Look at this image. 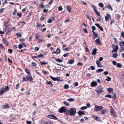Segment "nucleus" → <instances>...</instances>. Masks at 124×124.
<instances>
[{
  "label": "nucleus",
  "mask_w": 124,
  "mask_h": 124,
  "mask_svg": "<svg viewBox=\"0 0 124 124\" xmlns=\"http://www.w3.org/2000/svg\"><path fill=\"white\" fill-rule=\"evenodd\" d=\"M6 91L5 89L4 88H2L0 90V94H2L4 93Z\"/></svg>",
  "instance_id": "obj_16"
},
{
  "label": "nucleus",
  "mask_w": 124,
  "mask_h": 124,
  "mask_svg": "<svg viewBox=\"0 0 124 124\" xmlns=\"http://www.w3.org/2000/svg\"><path fill=\"white\" fill-rule=\"evenodd\" d=\"M69 55V53H67L66 54H64L63 55V56L64 57H66L67 56H68Z\"/></svg>",
  "instance_id": "obj_54"
},
{
  "label": "nucleus",
  "mask_w": 124,
  "mask_h": 124,
  "mask_svg": "<svg viewBox=\"0 0 124 124\" xmlns=\"http://www.w3.org/2000/svg\"><path fill=\"white\" fill-rule=\"evenodd\" d=\"M25 71L29 75L30 74V70L27 69H26L25 70Z\"/></svg>",
  "instance_id": "obj_26"
},
{
  "label": "nucleus",
  "mask_w": 124,
  "mask_h": 124,
  "mask_svg": "<svg viewBox=\"0 0 124 124\" xmlns=\"http://www.w3.org/2000/svg\"><path fill=\"white\" fill-rule=\"evenodd\" d=\"M100 38L97 39L95 40V42L96 43H97L99 45H101V43L100 40Z\"/></svg>",
  "instance_id": "obj_14"
},
{
  "label": "nucleus",
  "mask_w": 124,
  "mask_h": 124,
  "mask_svg": "<svg viewBox=\"0 0 124 124\" xmlns=\"http://www.w3.org/2000/svg\"><path fill=\"white\" fill-rule=\"evenodd\" d=\"M92 7L94 11L96 10V8L95 5H92Z\"/></svg>",
  "instance_id": "obj_52"
},
{
  "label": "nucleus",
  "mask_w": 124,
  "mask_h": 124,
  "mask_svg": "<svg viewBox=\"0 0 124 124\" xmlns=\"http://www.w3.org/2000/svg\"><path fill=\"white\" fill-rule=\"evenodd\" d=\"M92 31L93 32H94V31L96 30V28L94 26H92Z\"/></svg>",
  "instance_id": "obj_43"
},
{
  "label": "nucleus",
  "mask_w": 124,
  "mask_h": 124,
  "mask_svg": "<svg viewBox=\"0 0 124 124\" xmlns=\"http://www.w3.org/2000/svg\"><path fill=\"white\" fill-rule=\"evenodd\" d=\"M121 36L122 38L124 37V32L123 31L122 32Z\"/></svg>",
  "instance_id": "obj_64"
},
{
  "label": "nucleus",
  "mask_w": 124,
  "mask_h": 124,
  "mask_svg": "<svg viewBox=\"0 0 124 124\" xmlns=\"http://www.w3.org/2000/svg\"><path fill=\"white\" fill-rule=\"evenodd\" d=\"M69 88V86L68 85L65 84L64 85V88L65 89H68Z\"/></svg>",
  "instance_id": "obj_41"
},
{
  "label": "nucleus",
  "mask_w": 124,
  "mask_h": 124,
  "mask_svg": "<svg viewBox=\"0 0 124 124\" xmlns=\"http://www.w3.org/2000/svg\"><path fill=\"white\" fill-rule=\"evenodd\" d=\"M87 108V107L86 106L82 107H81L80 109L81 110H84L86 109Z\"/></svg>",
  "instance_id": "obj_47"
},
{
  "label": "nucleus",
  "mask_w": 124,
  "mask_h": 124,
  "mask_svg": "<svg viewBox=\"0 0 124 124\" xmlns=\"http://www.w3.org/2000/svg\"><path fill=\"white\" fill-rule=\"evenodd\" d=\"M74 62V61L72 60H71L70 61H69L68 63L70 64H72Z\"/></svg>",
  "instance_id": "obj_30"
},
{
  "label": "nucleus",
  "mask_w": 124,
  "mask_h": 124,
  "mask_svg": "<svg viewBox=\"0 0 124 124\" xmlns=\"http://www.w3.org/2000/svg\"><path fill=\"white\" fill-rule=\"evenodd\" d=\"M111 79L110 77H107V78L105 79V80L108 82H109L111 80Z\"/></svg>",
  "instance_id": "obj_29"
},
{
  "label": "nucleus",
  "mask_w": 124,
  "mask_h": 124,
  "mask_svg": "<svg viewBox=\"0 0 124 124\" xmlns=\"http://www.w3.org/2000/svg\"><path fill=\"white\" fill-rule=\"evenodd\" d=\"M105 97H108L110 98H112V96L110 95H107L105 96Z\"/></svg>",
  "instance_id": "obj_33"
},
{
  "label": "nucleus",
  "mask_w": 124,
  "mask_h": 124,
  "mask_svg": "<svg viewBox=\"0 0 124 124\" xmlns=\"http://www.w3.org/2000/svg\"><path fill=\"white\" fill-rule=\"evenodd\" d=\"M103 87L101 86H99L97 87V89L95 90V91L98 94L102 93L103 92Z\"/></svg>",
  "instance_id": "obj_2"
},
{
  "label": "nucleus",
  "mask_w": 124,
  "mask_h": 124,
  "mask_svg": "<svg viewBox=\"0 0 124 124\" xmlns=\"http://www.w3.org/2000/svg\"><path fill=\"white\" fill-rule=\"evenodd\" d=\"M116 67L118 68H121L122 67V66L121 64L120 63H117V65Z\"/></svg>",
  "instance_id": "obj_34"
},
{
  "label": "nucleus",
  "mask_w": 124,
  "mask_h": 124,
  "mask_svg": "<svg viewBox=\"0 0 124 124\" xmlns=\"http://www.w3.org/2000/svg\"><path fill=\"white\" fill-rule=\"evenodd\" d=\"M93 33L95 37L97 38L98 37V34H97L95 33L94 32H93Z\"/></svg>",
  "instance_id": "obj_36"
},
{
  "label": "nucleus",
  "mask_w": 124,
  "mask_h": 124,
  "mask_svg": "<svg viewBox=\"0 0 124 124\" xmlns=\"http://www.w3.org/2000/svg\"><path fill=\"white\" fill-rule=\"evenodd\" d=\"M103 108V107L102 106H98L97 105H95L94 109L96 111H99L102 110Z\"/></svg>",
  "instance_id": "obj_5"
},
{
  "label": "nucleus",
  "mask_w": 124,
  "mask_h": 124,
  "mask_svg": "<svg viewBox=\"0 0 124 124\" xmlns=\"http://www.w3.org/2000/svg\"><path fill=\"white\" fill-rule=\"evenodd\" d=\"M119 45L121 47H122V46H124V41L120 42L119 43Z\"/></svg>",
  "instance_id": "obj_22"
},
{
  "label": "nucleus",
  "mask_w": 124,
  "mask_h": 124,
  "mask_svg": "<svg viewBox=\"0 0 124 124\" xmlns=\"http://www.w3.org/2000/svg\"><path fill=\"white\" fill-rule=\"evenodd\" d=\"M3 42L4 43L6 46H7L9 44L7 40L6 39L3 38Z\"/></svg>",
  "instance_id": "obj_10"
},
{
  "label": "nucleus",
  "mask_w": 124,
  "mask_h": 124,
  "mask_svg": "<svg viewBox=\"0 0 124 124\" xmlns=\"http://www.w3.org/2000/svg\"><path fill=\"white\" fill-rule=\"evenodd\" d=\"M62 6H59L58 8V10L59 11H62Z\"/></svg>",
  "instance_id": "obj_49"
},
{
  "label": "nucleus",
  "mask_w": 124,
  "mask_h": 124,
  "mask_svg": "<svg viewBox=\"0 0 124 124\" xmlns=\"http://www.w3.org/2000/svg\"><path fill=\"white\" fill-rule=\"evenodd\" d=\"M99 6L101 8H103L104 6V5L103 4L101 3H99Z\"/></svg>",
  "instance_id": "obj_31"
},
{
  "label": "nucleus",
  "mask_w": 124,
  "mask_h": 124,
  "mask_svg": "<svg viewBox=\"0 0 124 124\" xmlns=\"http://www.w3.org/2000/svg\"><path fill=\"white\" fill-rule=\"evenodd\" d=\"M63 50L64 51H68L69 50V49L67 48L63 49Z\"/></svg>",
  "instance_id": "obj_60"
},
{
  "label": "nucleus",
  "mask_w": 124,
  "mask_h": 124,
  "mask_svg": "<svg viewBox=\"0 0 124 124\" xmlns=\"http://www.w3.org/2000/svg\"><path fill=\"white\" fill-rule=\"evenodd\" d=\"M23 45L20 44L19 45L18 47V48L19 49H21L23 48Z\"/></svg>",
  "instance_id": "obj_48"
},
{
  "label": "nucleus",
  "mask_w": 124,
  "mask_h": 124,
  "mask_svg": "<svg viewBox=\"0 0 124 124\" xmlns=\"http://www.w3.org/2000/svg\"><path fill=\"white\" fill-rule=\"evenodd\" d=\"M39 62L41 65H45L47 64V62Z\"/></svg>",
  "instance_id": "obj_35"
},
{
  "label": "nucleus",
  "mask_w": 124,
  "mask_h": 124,
  "mask_svg": "<svg viewBox=\"0 0 124 124\" xmlns=\"http://www.w3.org/2000/svg\"><path fill=\"white\" fill-rule=\"evenodd\" d=\"M64 104L67 106H69V104L67 102L64 101L63 102Z\"/></svg>",
  "instance_id": "obj_37"
},
{
  "label": "nucleus",
  "mask_w": 124,
  "mask_h": 124,
  "mask_svg": "<svg viewBox=\"0 0 124 124\" xmlns=\"http://www.w3.org/2000/svg\"><path fill=\"white\" fill-rule=\"evenodd\" d=\"M78 83L77 82L75 83L74 84V86L75 87L78 86Z\"/></svg>",
  "instance_id": "obj_57"
},
{
  "label": "nucleus",
  "mask_w": 124,
  "mask_h": 124,
  "mask_svg": "<svg viewBox=\"0 0 124 124\" xmlns=\"http://www.w3.org/2000/svg\"><path fill=\"white\" fill-rule=\"evenodd\" d=\"M97 51V50L96 48H93V52L92 53V54L94 55H95Z\"/></svg>",
  "instance_id": "obj_11"
},
{
  "label": "nucleus",
  "mask_w": 124,
  "mask_h": 124,
  "mask_svg": "<svg viewBox=\"0 0 124 124\" xmlns=\"http://www.w3.org/2000/svg\"><path fill=\"white\" fill-rule=\"evenodd\" d=\"M61 52V50L59 48H57L56 49V54H59Z\"/></svg>",
  "instance_id": "obj_21"
},
{
  "label": "nucleus",
  "mask_w": 124,
  "mask_h": 124,
  "mask_svg": "<svg viewBox=\"0 0 124 124\" xmlns=\"http://www.w3.org/2000/svg\"><path fill=\"white\" fill-rule=\"evenodd\" d=\"M117 54L114 53L113 54L112 57L114 58H116L117 57Z\"/></svg>",
  "instance_id": "obj_27"
},
{
  "label": "nucleus",
  "mask_w": 124,
  "mask_h": 124,
  "mask_svg": "<svg viewBox=\"0 0 124 124\" xmlns=\"http://www.w3.org/2000/svg\"><path fill=\"white\" fill-rule=\"evenodd\" d=\"M8 51L10 54H11L13 52V50H12V49H8Z\"/></svg>",
  "instance_id": "obj_53"
},
{
  "label": "nucleus",
  "mask_w": 124,
  "mask_h": 124,
  "mask_svg": "<svg viewBox=\"0 0 124 124\" xmlns=\"http://www.w3.org/2000/svg\"><path fill=\"white\" fill-rule=\"evenodd\" d=\"M103 60V58L102 57H101L99 58V60L98 61L99 62H101Z\"/></svg>",
  "instance_id": "obj_61"
},
{
  "label": "nucleus",
  "mask_w": 124,
  "mask_h": 124,
  "mask_svg": "<svg viewBox=\"0 0 124 124\" xmlns=\"http://www.w3.org/2000/svg\"><path fill=\"white\" fill-rule=\"evenodd\" d=\"M3 107L4 109H6L8 108L9 107V106L8 104H6L3 105Z\"/></svg>",
  "instance_id": "obj_17"
},
{
  "label": "nucleus",
  "mask_w": 124,
  "mask_h": 124,
  "mask_svg": "<svg viewBox=\"0 0 124 124\" xmlns=\"http://www.w3.org/2000/svg\"><path fill=\"white\" fill-rule=\"evenodd\" d=\"M47 117L51 119L57 120V118L55 116L52 115H48Z\"/></svg>",
  "instance_id": "obj_6"
},
{
  "label": "nucleus",
  "mask_w": 124,
  "mask_h": 124,
  "mask_svg": "<svg viewBox=\"0 0 124 124\" xmlns=\"http://www.w3.org/2000/svg\"><path fill=\"white\" fill-rule=\"evenodd\" d=\"M8 61L9 63H12V61L9 58H8Z\"/></svg>",
  "instance_id": "obj_58"
},
{
  "label": "nucleus",
  "mask_w": 124,
  "mask_h": 124,
  "mask_svg": "<svg viewBox=\"0 0 124 124\" xmlns=\"http://www.w3.org/2000/svg\"><path fill=\"white\" fill-rule=\"evenodd\" d=\"M17 15L20 18L22 16V14L21 13H17Z\"/></svg>",
  "instance_id": "obj_42"
},
{
  "label": "nucleus",
  "mask_w": 124,
  "mask_h": 124,
  "mask_svg": "<svg viewBox=\"0 0 124 124\" xmlns=\"http://www.w3.org/2000/svg\"><path fill=\"white\" fill-rule=\"evenodd\" d=\"M67 110V109L64 106H62L58 110L59 112L61 113H63L65 112Z\"/></svg>",
  "instance_id": "obj_4"
},
{
  "label": "nucleus",
  "mask_w": 124,
  "mask_h": 124,
  "mask_svg": "<svg viewBox=\"0 0 124 124\" xmlns=\"http://www.w3.org/2000/svg\"><path fill=\"white\" fill-rule=\"evenodd\" d=\"M107 112V111L106 109H104L101 112V113L102 114H104L105 113Z\"/></svg>",
  "instance_id": "obj_20"
},
{
  "label": "nucleus",
  "mask_w": 124,
  "mask_h": 124,
  "mask_svg": "<svg viewBox=\"0 0 124 124\" xmlns=\"http://www.w3.org/2000/svg\"><path fill=\"white\" fill-rule=\"evenodd\" d=\"M114 40V43L115 44H116L117 42V40L116 38H114L113 39Z\"/></svg>",
  "instance_id": "obj_45"
},
{
  "label": "nucleus",
  "mask_w": 124,
  "mask_h": 124,
  "mask_svg": "<svg viewBox=\"0 0 124 124\" xmlns=\"http://www.w3.org/2000/svg\"><path fill=\"white\" fill-rule=\"evenodd\" d=\"M111 17V16L109 14H106V16H105V19L106 21L107 22L108 21V19L109 18H110Z\"/></svg>",
  "instance_id": "obj_9"
},
{
  "label": "nucleus",
  "mask_w": 124,
  "mask_h": 124,
  "mask_svg": "<svg viewBox=\"0 0 124 124\" xmlns=\"http://www.w3.org/2000/svg\"><path fill=\"white\" fill-rule=\"evenodd\" d=\"M67 101H74V99H73L72 98H70L69 99H67Z\"/></svg>",
  "instance_id": "obj_38"
},
{
  "label": "nucleus",
  "mask_w": 124,
  "mask_h": 124,
  "mask_svg": "<svg viewBox=\"0 0 124 124\" xmlns=\"http://www.w3.org/2000/svg\"><path fill=\"white\" fill-rule=\"evenodd\" d=\"M103 71V70L101 69H98L97 70H96V72L98 73L102 71Z\"/></svg>",
  "instance_id": "obj_28"
},
{
  "label": "nucleus",
  "mask_w": 124,
  "mask_h": 124,
  "mask_svg": "<svg viewBox=\"0 0 124 124\" xmlns=\"http://www.w3.org/2000/svg\"><path fill=\"white\" fill-rule=\"evenodd\" d=\"M110 112L112 114V116L114 117H116V114L115 113L113 108L111 106H110Z\"/></svg>",
  "instance_id": "obj_3"
},
{
  "label": "nucleus",
  "mask_w": 124,
  "mask_h": 124,
  "mask_svg": "<svg viewBox=\"0 0 124 124\" xmlns=\"http://www.w3.org/2000/svg\"><path fill=\"white\" fill-rule=\"evenodd\" d=\"M17 36L18 37H21V35L20 33H18L17 34Z\"/></svg>",
  "instance_id": "obj_56"
},
{
  "label": "nucleus",
  "mask_w": 124,
  "mask_h": 124,
  "mask_svg": "<svg viewBox=\"0 0 124 124\" xmlns=\"http://www.w3.org/2000/svg\"><path fill=\"white\" fill-rule=\"evenodd\" d=\"M96 63L98 67H102V66L100 64V62L98 61L97 60L96 61Z\"/></svg>",
  "instance_id": "obj_15"
},
{
  "label": "nucleus",
  "mask_w": 124,
  "mask_h": 124,
  "mask_svg": "<svg viewBox=\"0 0 124 124\" xmlns=\"http://www.w3.org/2000/svg\"><path fill=\"white\" fill-rule=\"evenodd\" d=\"M46 124H53V123L50 122H49V121H47L46 122Z\"/></svg>",
  "instance_id": "obj_63"
},
{
  "label": "nucleus",
  "mask_w": 124,
  "mask_h": 124,
  "mask_svg": "<svg viewBox=\"0 0 124 124\" xmlns=\"http://www.w3.org/2000/svg\"><path fill=\"white\" fill-rule=\"evenodd\" d=\"M5 91H8L9 90V87L8 86H6L5 88Z\"/></svg>",
  "instance_id": "obj_51"
},
{
  "label": "nucleus",
  "mask_w": 124,
  "mask_h": 124,
  "mask_svg": "<svg viewBox=\"0 0 124 124\" xmlns=\"http://www.w3.org/2000/svg\"><path fill=\"white\" fill-rule=\"evenodd\" d=\"M78 114L80 116H81L85 114L84 112L83 111H79L78 112Z\"/></svg>",
  "instance_id": "obj_18"
},
{
  "label": "nucleus",
  "mask_w": 124,
  "mask_h": 124,
  "mask_svg": "<svg viewBox=\"0 0 124 124\" xmlns=\"http://www.w3.org/2000/svg\"><path fill=\"white\" fill-rule=\"evenodd\" d=\"M50 77L52 80L54 81H56V78L53 77L51 76H50Z\"/></svg>",
  "instance_id": "obj_32"
},
{
  "label": "nucleus",
  "mask_w": 124,
  "mask_h": 124,
  "mask_svg": "<svg viewBox=\"0 0 124 124\" xmlns=\"http://www.w3.org/2000/svg\"><path fill=\"white\" fill-rule=\"evenodd\" d=\"M97 85V83L93 81L91 84V85L92 87H94L96 86Z\"/></svg>",
  "instance_id": "obj_8"
},
{
  "label": "nucleus",
  "mask_w": 124,
  "mask_h": 124,
  "mask_svg": "<svg viewBox=\"0 0 124 124\" xmlns=\"http://www.w3.org/2000/svg\"><path fill=\"white\" fill-rule=\"evenodd\" d=\"M107 7L108 8V9H110L111 10H112V7L111 6L109 5H108L107 6Z\"/></svg>",
  "instance_id": "obj_46"
},
{
  "label": "nucleus",
  "mask_w": 124,
  "mask_h": 124,
  "mask_svg": "<svg viewBox=\"0 0 124 124\" xmlns=\"http://www.w3.org/2000/svg\"><path fill=\"white\" fill-rule=\"evenodd\" d=\"M113 64L115 65H116V62L114 61H113L112 62Z\"/></svg>",
  "instance_id": "obj_59"
},
{
  "label": "nucleus",
  "mask_w": 124,
  "mask_h": 124,
  "mask_svg": "<svg viewBox=\"0 0 124 124\" xmlns=\"http://www.w3.org/2000/svg\"><path fill=\"white\" fill-rule=\"evenodd\" d=\"M90 68L92 70H94L95 69V67L93 66H92L90 67Z\"/></svg>",
  "instance_id": "obj_55"
},
{
  "label": "nucleus",
  "mask_w": 124,
  "mask_h": 124,
  "mask_svg": "<svg viewBox=\"0 0 124 124\" xmlns=\"http://www.w3.org/2000/svg\"><path fill=\"white\" fill-rule=\"evenodd\" d=\"M107 90L109 93H110L111 92H112L113 91V89L112 88H107Z\"/></svg>",
  "instance_id": "obj_23"
},
{
  "label": "nucleus",
  "mask_w": 124,
  "mask_h": 124,
  "mask_svg": "<svg viewBox=\"0 0 124 124\" xmlns=\"http://www.w3.org/2000/svg\"><path fill=\"white\" fill-rule=\"evenodd\" d=\"M40 37V36L39 35H37L36 36L35 38V39L34 40V41L35 40H38V39Z\"/></svg>",
  "instance_id": "obj_19"
},
{
  "label": "nucleus",
  "mask_w": 124,
  "mask_h": 124,
  "mask_svg": "<svg viewBox=\"0 0 124 124\" xmlns=\"http://www.w3.org/2000/svg\"><path fill=\"white\" fill-rule=\"evenodd\" d=\"M47 84L48 85H50V86L52 87L53 86V85L52 84V83H51V82L50 81H47Z\"/></svg>",
  "instance_id": "obj_39"
},
{
  "label": "nucleus",
  "mask_w": 124,
  "mask_h": 124,
  "mask_svg": "<svg viewBox=\"0 0 124 124\" xmlns=\"http://www.w3.org/2000/svg\"><path fill=\"white\" fill-rule=\"evenodd\" d=\"M67 9L68 11L69 12H71V8L70 6H67Z\"/></svg>",
  "instance_id": "obj_25"
},
{
  "label": "nucleus",
  "mask_w": 124,
  "mask_h": 124,
  "mask_svg": "<svg viewBox=\"0 0 124 124\" xmlns=\"http://www.w3.org/2000/svg\"><path fill=\"white\" fill-rule=\"evenodd\" d=\"M31 74L29 75V76L26 75V78L27 81H32L33 80L32 77L30 76Z\"/></svg>",
  "instance_id": "obj_7"
},
{
  "label": "nucleus",
  "mask_w": 124,
  "mask_h": 124,
  "mask_svg": "<svg viewBox=\"0 0 124 124\" xmlns=\"http://www.w3.org/2000/svg\"><path fill=\"white\" fill-rule=\"evenodd\" d=\"M33 36H30L29 39V41H31L32 40V37Z\"/></svg>",
  "instance_id": "obj_44"
},
{
  "label": "nucleus",
  "mask_w": 124,
  "mask_h": 124,
  "mask_svg": "<svg viewBox=\"0 0 124 124\" xmlns=\"http://www.w3.org/2000/svg\"><path fill=\"white\" fill-rule=\"evenodd\" d=\"M52 22V20L51 19H49L47 21V22L48 23H51Z\"/></svg>",
  "instance_id": "obj_50"
},
{
  "label": "nucleus",
  "mask_w": 124,
  "mask_h": 124,
  "mask_svg": "<svg viewBox=\"0 0 124 124\" xmlns=\"http://www.w3.org/2000/svg\"><path fill=\"white\" fill-rule=\"evenodd\" d=\"M113 48L114 49L113 50L112 52H117L118 50V47L117 45H116L115 46V48L114 47Z\"/></svg>",
  "instance_id": "obj_13"
},
{
  "label": "nucleus",
  "mask_w": 124,
  "mask_h": 124,
  "mask_svg": "<svg viewBox=\"0 0 124 124\" xmlns=\"http://www.w3.org/2000/svg\"><path fill=\"white\" fill-rule=\"evenodd\" d=\"M26 123L28 124H31V121H26Z\"/></svg>",
  "instance_id": "obj_62"
},
{
  "label": "nucleus",
  "mask_w": 124,
  "mask_h": 124,
  "mask_svg": "<svg viewBox=\"0 0 124 124\" xmlns=\"http://www.w3.org/2000/svg\"><path fill=\"white\" fill-rule=\"evenodd\" d=\"M55 61L59 62H63V60L60 59H57L55 60Z\"/></svg>",
  "instance_id": "obj_24"
},
{
  "label": "nucleus",
  "mask_w": 124,
  "mask_h": 124,
  "mask_svg": "<svg viewBox=\"0 0 124 124\" xmlns=\"http://www.w3.org/2000/svg\"><path fill=\"white\" fill-rule=\"evenodd\" d=\"M92 117L94 119L97 121H99V120L100 119L99 117L98 116L93 115L92 116Z\"/></svg>",
  "instance_id": "obj_12"
},
{
  "label": "nucleus",
  "mask_w": 124,
  "mask_h": 124,
  "mask_svg": "<svg viewBox=\"0 0 124 124\" xmlns=\"http://www.w3.org/2000/svg\"><path fill=\"white\" fill-rule=\"evenodd\" d=\"M94 11L95 13L97 15L99 16H100V14H99V13L96 10Z\"/></svg>",
  "instance_id": "obj_40"
},
{
  "label": "nucleus",
  "mask_w": 124,
  "mask_h": 124,
  "mask_svg": "<svg viewBox=\"0 0 124 124\" xmlns=\"http://www.w3.org/2000/svg\"><path fill=\"white\" fill-rule=\"evenodd\" d=\"M76 112V109L75 108H71L66 112V114L67 115L73 116L75 114Z\"/></svg>",
  "instance_id": "obj_1"
}]
</instances>
